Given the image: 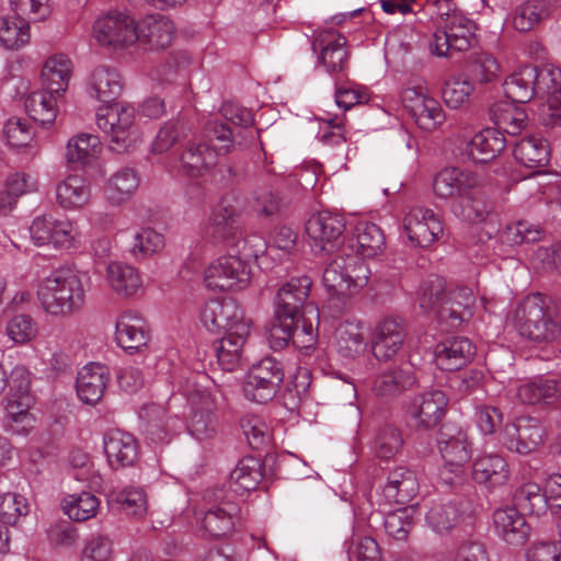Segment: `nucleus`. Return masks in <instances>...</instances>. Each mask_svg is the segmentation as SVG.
Here are the masks:
<instances>
[{"label":"nucleus","instance_id":"774afa93","mask_svg":"<svg viewBox=\"0 0 561 561\" xmlns=\"http://www.w3.org/2000/svg\"><path fill=\"white\" fill-rule=\"evenodd\" d=\"M37 333V325L28 314H15L5 324V334L14 344H26Z\"/></svg>","mask_w":561,"mask_h":561},{"label":"nucleus","instance_id":"e2e57ef3","mask_svg":"<svg viewBox=\"0 0 561 561\" xmlns=\"http://www.w3.org/2000/svg\"><path fill=\"white\" fill-rule=\"evenodd\" d=\"M426 523L435 533L444 534L457 526L460 519L459 508L448 503H435L426 513Z\"/></svg>","mask_w":561,"mask_h":561},{"label":"nucleus","instance_id":"a878e982","mask_svg":"<svg viewBox=\"0 0 561 561\" xmlns=\"http://www.w3.org/2000/svg\"><path fill=\"white\" fill-rule=\"evenodd\" d=\"M104 453L112 469L131 467L139 458L136 438L124 431H108L103 438Z\"/></svg>","mask_w":561,"mask_h":561},{"label":"nucleus","instance_id":"49530a36","mask_svg":"<svg viewBox=\"0 0 561 561\" xmlns=\"http://www.w3.org/2000/svg\"><path fill=\"white\" fill-rule=\"evenodd\" d=\"M319 309L316 305H307L305 312L297 316L291 329L294 346L306 354L314 348L318 342Z\"/></svg>","mask_w":561,"mask_h":561},{"label":"nucleus","instance_id":"a211bd4d","mask_svg":"<svg viewBox=\"0 0 561 561\" xmlns=\"http://www.w3.org/2000/svg\"><path fill=\"white\" fill-rule=\"evenodd\" d=\"M403 228L414 245L426 248L436 242L444 232L440 217L431 208L412 207L403 218Z\"/></svg>","mask_w":561,"mask_h":561},{"label":"nucleus","instance_id":"680f3d73","mask_svg":"<svg viewBox=\"0 0 561 561\" xmlns=\"http://www.w3.org/2000/svg\"><path fill=\"white\" fill-rule=\"evenodd\" d=\"M447 34L454 44L455 51H465L472 45L476 32L473 21L465 16L462 13L451 15L448 23L443 24Z\"/></svg>","mask_w":561,"mask_h":561},{"label":"nucleus","instance_id":"8fccbe9b","mask_svg":"<svg viewBox=\"0 0 561 561\" xmlns=\"http://www.w3.org/2000/svg\"><path fill=\"white\" fill-rule=\"evenodd\" d=\"M536 67L524 66L514 71L504 82V91L512 102L526 103L536 94Z\"/></svg>","mask_w":561,"mask_h":561},{"label":"nucleus","instance_id":"0e129e2a","mask_svg":"<svg viewBox=\"0 0 561 561\" xmlns=\"http://www.w3.org/2000/svg\"><path fill=\"white\" fill-rule=\"evenodd\" d=\"M28 513L30 505L23 495L12 492L0 495V523L16 526Z\"/></svg>","mask_w":561,"mask_h":561},{"label":"nucleus","instance_id":"338daca9","mask_svg":"<svg viewBox=\"0 0 561 561\" xmlns=\"http://www.w3.org/2000/svg\"><path fill=\"white\" fill-rule=\"evenodd\" d=\"M403 439L398 428L393 426H385L381 428L373 443L375 455L380 459H391L401 449Z\"/></svg>","mask_w":561,"mask_h":561},{"label":"nucleus","instance_id":"72a5a7b5","mask_svg":"<svg viewBox=\"0 0 561 561\" xmlns=\"http://www.w3.org/2000/svg\"><path fill=\"white\" fill-rule=\"evenodd\" d=\"M435 363L443 370L462 368L474 355V346L463 336H454L439 342L435 347Z\"/></svg>","mask_w":561,"mask_h":561},{"label":"nucleus","instance_id":"39448f33","mask_svg":"<svg viewBox=\"0 0 561 561\" xmlns=\"http://www.w3.org/2000/svg\"><path fill=\"white\" fill-rule=\"evenodd\" d=\"M205 136L209 142L217 141L211 148L205 141H192L181 154L183 170L191 176H199L215 165L217 157L227 154L234 147L230 128L217 119L208 121Z\"/></svg>","mask_w":561,"mask_h":561},{"label":"nucleus","instance_id":"393cba45","mask_svg":"<svg viewBox=\"0 0 561 561\" xmlns=\"http://www.w3.org/2000/svg\"><path fill=\"white\" fill-rule=\"evenodd\" d=\"M201 321L210 332L231 330L234 324L250 321L243 310L232 299H214L207 301L201 311Z\"/></svg>","mask_w":561,"mask_h":561},{"label":"nucleus","instance_id":"b1692460","mask_svg":"<svg viewBox=\"0 0 561 561\" xmlns=\"http://www.w3.org/2000/svg\"><path fill=\"white\" fill-rule=\"evenodd\" d=\"M312 282L308 276L295 277L284 283L277 290L276 311L284 316V319L294 318L305 312L308 302Z\"/></svg>","mask_w":561,"mask_h":561},{"label":"nucleus","instance_id":"a19ab883","mask_svg":"<svg viewBox=\"0 0 561 561\" xmlns=\"http://www.w3.org/2000/svg\"><path fill=\"white\" fill-rule=\"evenodd\" d=\"M105 279L108 287L119 297L129 298L142 290V278L131 265L112 262L106 267Z\"/></svg>","mask_w":561,"mask_h":561},{"label":"nucleus","instance_id":"1a4fd4ad","mask_svg":"<svg viewBox=\"0 0 561 561\" xmlns=\"http://www.w3.org/2000/svg\"><path fill=\"white\" fill-rule=\"evenodd\" d=\"M370 271L365 262L342 249L325 266L322 274L324 287L336 295H353L368 283Z\"/></svg>","mask_w":561,"mask_h":561},{"label":"nucleus","instance_id":"09e8293b","mask_svg":"<svg viewBox=\"0 0 561 561\" xmlns=\"http://www.w3.org/2000/svg\"><path fill=\"white\" fill-rule=\"evenodd\" d=\"M536 94L546 100L552 113L561 107V69L552 65L536 68Z\"/></svg>","mask_w":561,"mask_h":561},{"label":"nucleus","instance_id":"f257e3e1","mask_svg":"<svg viewBox=\"0 0 561 561\" xmlns=\"http://www.w3.org/2000/svg\"><path fill=\"white\" fill-rule=\"evenodd\" d=\"M36 297L46 314L56 319L73 316L85 304L81 273L68 266L51 271L39 282Z\"/></svg>","mask_w":561,"mask_h":561},{"label":"nucleus","instance_id":"c9c22d12","mask_svg":"<svg viewBox=\"0 0 561 561\" xmlns=\"http://www.w3.org/2000/svg\"><path fill=\"white\" fill-rule=\"evenodd\" d=\"M92 197L90 182L80 174H70L56 186V202L67 211H77L89 205Z\"/></svg>","mask_w":561,"mask_h":561},{"label":"nucleus","instance_id":"79ce46f5","mask_svg":"<svg viewBox=\"0 0 561 561\" xmlns=\"http://www.w3.org/2000/svg\"><path fill=\"white\" fill-rule=\"evenodd\" d=\"M65 96H57L54 91L43 87L31 92L25 99V111L28 116L44 125H53L59 112V103Z\"/></svg>","mask_w":561,"mask_h":561},{"label":"nucleus","instance_id":"6e6552de","mask_svg":"<svg viewBox=\"0 0 561 561\" xmlns=\"http://www.w3.org/2000/svg\"><path fill=\"white\" fill-rule=\"evenodd\" d=\"M28 231L34 245L55 250H78L85 240L76 220L68 217L57 218L51 214L36 216Z\"/></svg>","mask_w":561,"mask_h":561},{"label":"nucleus","instance_id":"2eb2a0df","mask_svg":"<svg viewBox=\"0 0 561 561\" xmlns=\"http://www.w3.org/2000/svg\"><path fill=\"white\" fill-rule=\"evenodd\" d=\"M345 225L340 215L330 211L313 214L306 224L309 244L316 254L335 251L342 241Z\"/></svg>","mask_w":561,"mask_h":561},{"label":"nucleus","instance_id":"6e6d98bb","mask_svg":"<svg viewBox=\"0 0 561 561\" xmlns=\"http://www.w3.org/2000/svg\"><path fill=\"white\" fill-rule=\"evenodd\" d=\"M30 24L23 18H0V45L5 49L16 50L28 44Z\"/></svg>","mask_w":561,"mask_h":561},{"label":"nucleus","instance_id":"a18cd8bd","mask_svg":"<svg viewBox=\"0 0 561 561\" xmlns=\"http://www.w3.org/2000/svg\"><path fill=\"white\" fill-rule=\"evenodd\" d=\"M139 176L134 169L123 168L113 173L105 183L104 195L113 206L128 202L139 187Z\"/></svg>","mask_w":561,"mask_h":561},{"label":"nucleus","instance_id":"5701e85b","mask_svg":"<svg viewBox=\"0 0 561 561\" xmlns=\"http://www.w3.org/2000/svg\"><path fill=\"white\" fill-rule=\"evenodd\" d=\"M115 340L125 351L138 352L150 341L148 323L137 311L126 310L116 320Z\"/></svg>","mask_w":561,"mask_h":561},{"label":"nucleus","instance_id":"aec40b11","mask_svg":"<svg viewBox=\"0 0 561 561\" xmlns=\"http://www.w3.org/2000/svg\"><path fill=\"white\" fill-rule=\"evenodd\" d=\"M481 176L472 171L450 167L440 170L433 180V192L437 198L456 202L479 184Z\"/></svg>","mask_w":561,"mask_h":561},{"label":"nucleus","instance_id":"f03ea898","mask_svg":"<svg viewBox=\"0 0 561 561\" xmlns=\"http://www.w3.org/2000/svg\"><path fill=\"white\" fill-rule=\"evenodd\" d=\"M238 209L230 198H222L213 209L205 234L215 242L224 243L252 267L257 257L266 251L267 244L260 234L242 236L238 225Z\"/></svg>","mask_w":561,"mask_h":561},{"label":"nucleus","instance_id":"4468645a","mask_svg":"<svg viewBox=\"0 0 561 561\" xmlns=\"http://www.w3.org/2000/svg\"><path fill=\"white\" fill-rule=\"evenodd\" d=\"M93 37L102 46L122 50L137 43V24L128 14L111 12L94 22Z\"/></svg>","mask_w":561,"mask_h":561},{"label":"nucleus","instance_id":"6ab92c4d","mask_svg":"<svg viewBox=\"0 0 561 561\" xmlns=\"http://www.w3.org/2000/svg\"><path fill=\"white\" fill-rule=\"evenodd\" d=\"M546 439V430L539 420L523 416L504 428L503 444L520 455L537 450Z\"/></svg>","mask_w":561,"mask_h":561},{"label":"nucleus","instance_id":"7ed1b4c3","mask_svg":"<svg viewBox=\"0 0 561 561\" xmlns=\"http://www.w3.org/2000/svg\"><path fill=\"white\" fill-rule=\"evenodd\" d=\"M445 280L433 276L424 280L417 290L416 301L425 312H435L437 320L450 329H456L471 317L476 298L468 287H458L445 295Z\"/></svg>","mask_w":561,"mask_h":561},{"label":"nucleus","instance_id":"bf43d9fd","mask_svg":"<svg viewBox=\"0 0 561 561\" xmlns=\"http://www.w3.org/2000/svg\"><path fill=\"white\" fill-rule=\"evenodd\" d=\"M416 516V507L407 505L388 513L383 519L387 535L396 540H405L411 531Z\"/></svg>","mask_w":561,"mask_h":561},{"label":"nucleus","instance_id":"4d7b16f0","mask_svg":"<svg viewBox=\"0 0 561 561\" xmlns=\"http://www.w3.org/2000/svg\"><path fill=\"white\" fill-rule=\"evenodd\" d=\"M549 13V5L545 0H527L516 8L512 23L518 32H528L543 21Z\"/></svg>","mask_w":561,"mask_h":561},{"label":"nucleus","instance_id":"052dcab7","mask_svg":"<svg viewBox=\"0 0 561 561\" xmlns=\"http://www.w3.org/2000/svg\"><path fill=\"white\" fill-rule=\"evenodd\" d=\"M337 351L345 357L359 354L365 347V339L358 324L354 322L341 323L334 333Z\"/></svg>","mask_w":561,"mask_h":561},{"label":"nucleus","instance_id":"cd10ccee","mask_svg":"<svg viewBox=\"0 0 561 561\" xmlns=\"http://www.w3.org/2000/svg\"><path fill=\"white\" fill-rule=\"evenodd\" d=\"M493 527L502 540L513 546L524 545L530 534L525 516L514 506L496 510L493 513Z\"/></svg>","mask_w":561,"mask_h":561},{"label":"nucleus","instance_id":"f8f14e48","mask_svg":"<svg viewBox=\"0 0 561 561\" xmlns=\"http://www.w3.org/2000/svg\"><path fill=\"white\" fill-rule=\"evenodd\" d=\"M401 98L403 106L420 129L433 131L446 121L440 103L430 94L425 85L408 87Z\"/></svg>","mask_w":561,"mask_h":561},{"label":"nucleus","instance_id":"9b49d317","mask_svg":"<svg viewBox=\"0 0 561 561\" xmlns=\"http://www.w3.org/2000/svg\"><path fill=\"white\" fill-rule=\"evenodd\" d=\"M283 379L282 364L273 357H264L248 371L243 383L244 396L253 402L266 403L276 396Z\"/></svg>","mask_w":561,"mask_h":561},{"label":"nucleus","instance_id":"c03bdc74","mask_svg":"<svg viewBox=\"0 0 561 561\" xmlns=\"http://www.w3.org/2000/svg\"><path fill=\"white\" fill-rule=\"evenodd\" d=\"M490 118L496 129L513 136L518 135L528 122L525 108L512 101L494 103L490 108Z\"/></svg>","mask_w":561,"mask_h":561},{"label":"nucleus","instance_id":"603ef678","mask_svg":"<svg viewBox=\"0 0 561 561\" xmlns=\"http://www.w3.org/2000/svg\"><path fill=\"white\" fill-rule=\"evenodd\" d=\"M263 478L262 463L254 457H244L230 473V485L236 493L256 489Z\"/></svg>","mask_w":561,"mask_h":561},{"label":"nucleus","instance_id":"864d4df0","mask_svg":"<svg viewBox=\"0 0 561 561\" xmlns=\"http://www.w3.org/2000/svg\"><path fill=\"white\" fill-rule=\"evenodd\" d=\"M516 394L526 404H536L541 401L549 403L558 396L561 397V383L550 378H538L519 385Z\"/></svg>","mask_w":561,"mask_h":561},{"label":"nucleus","instance_id":"4be33fe9","mask_svg":"<svg viewBox=\"0 0 561 561\" xmlns=\"http://www.w3.org/2000/svg\"><path fill=\"white\" fill-rule=\"evenodd\" d=\"M346 43V38L334 31L320 32L312 43L314 51L318 47L321 49L317 66L331 76L343 72L348 65Z\"/></svg>","mask_w":561,"mask_h":561},{"label":"nucleus","instance_id":"37998d69","mask_svg":"<svg viewBox=\"0 0 561 561\" xmlns=\"http://www.w3.org/2000/svg\"><path fill=\"white\" fill-rule=\"evenodd\" d=\"M513 152L515 159L529 169L545 168L551 156L548 140L538 134L523 137L514 145Z\"/></svg>","mask_w":561,"mask_h":561},{"label":"nucleus","instance_id":"f704fd0d","mask_svg":"<svg viewBox=\"0 0 561 561\" xmlns=\"http://www.w3.org/2000/svg\"><path fill=\"white\" fill-rule=\"evenodd\" d=\"M385 247V237L381 229L368 221H359L348 239L346 245L342 249L353 255H357L363 261L365 257H374L379 254Z\"/></svg>","mask_w":561,"mask_h":561},{"label":"nucleus","instance_id":"f3484780","mask_svg":"<svg viewBox=\"0 0 561 561\" xmlns=\"http://www.w3.org/2000/svg\"><path fill=\"white\" fill-rule=\"evenodd\" d=\"M191 407L188 431L197 439L210 437L217 430V396L207 389H195L187 398Z\"/></svg>","mask_w":561,"mask_h":561},{"label":"nucleus","instance_id":"9d476101","mask_svg":"<svg viewBox=\"0 0 561 561\" xmlns=\"http://www.w3.org/2000/svg\"><path fill=\"white\" fill-rule=\"evenodd\" d=\"M252 278V268L230 252L213 261L204 272V282L208 288L218 290H241Z\"/></svg>","mask_w":561,"mask_h":561},{"label":"nucleus","instance_id":"ddd939ff","mask_svg":"<svg viewBox=\"0 0 561 561\" xmlns=\"http://www.w3.org/2000/svg\"><path fill=\"white\" fill-rule=\"evenodd\" d=\"M437 445L444 461L439 477L445 484L453 485L462 478L465 465L471 458V448L467 436L460 430L455 433L443 430L439 433Z\"/></svg>","mask_w":561,"mask_h":561},{"label":"nucleus","instance_id":"4c0bfd02","mask_svg":"<svg viewBox=\"0 0 561 561\" xmlns=\"http://www.w3.org/2000/svg\"><path fill=\"white\" fill-rule=\"evenodd\" d=\"M238 506L229 501H221L218 505L210 504L205 512L195 513L201 518L204 531L210 538H219L229 534L234 525Z\"/></svg>","mask_w":561,"mask_h":561},{"label":"nucleus","instance_id":"473e14b6","mask_svg":"<svg viewBox=\"0 0 561 561\" xmlns=\"http://www.w3.org/2000/svg\"><path fill=\"white\" fill-rule=\"evenodd\" d=\"M73 62L62 53L47 57L42 66L41 81L43 87L54 91L57 96H65L73 75Z\"/></svg>","mask_w":561,"mask_h":561},{"label":"nucleus","instance_id":"c85d7f7f","mask_svg":"<svg viewBox=\"0 0 561 561\" xmlns=\"http://www.w3.org/2000/svg\"><path fill=\"white\" fill-rule=\"evenodd\" d=\"M419 489L415 472L407 467H398L389 473L381 496L386 504L407 506L416 496Z\"/></svg>","mask_w":561,"mask_h":561},{"label":"nucleus","instance_id":"7c9ffc66","mask_svg":"<svg viewBox=\"0 0 561 561\" xmlns=\"http://www.w3.org/2000/svg\"><path fill=\"white\" fill-rule=\"evenodd\" d=\"M451 211L465 222L479 224L486 220L492 211V204L483 192L482 178L474 188L469 190L461 198L451 204Z\"/></svg>","mask_w":561,"mask_h":561},{"label":"nucleus","instance_id":"20e7f679","mask_svg":"<svg viewBox=\"0 0 561 561\" xmlns=\"http://www.w3.org/2000/svg\"><path fill=\"white\" fill-rule=\"evenodd\" d=\"M546 298L539 293L525 297L507 316L518 333L535 342H552L561 336V327L547 313Z\"/></svg>","mask_w":561,"mask_h":561},{"label":"nucleus","instance_id":"69168bd1","mask_svg":"<svg viewBox=\"0 0 561 561\" xmlns=\"http://www.w3.org/2000/svg\"><path fill=\"white\" fill-rule=\"evenodd\" d=\"M515 502L524 511L540 516L548 510V500L541 488L534 482L519 486L515 492Z\"/></svg>","mask_w":561,"mask_h":561},{"label":"nucleus","instance_id":"0eeeda50","mask_svg":"<svg viewBox=\"0 0 561 561\" xmlns=\"http://www.w3.org/2000/svg\"><path fill=\"white\" fill-rule=\"evenodd\" d=\"M135 118V108L127 104L114 103L98 110L96 125L108 137L113 151L128 152L141 141Z\"/></svg>","mask_w":561,"mask_h":561},{"label":"nucleus","instance_id":"5fc2aeb1","mask_svg":"<svg viewBox=\"0 0 561 561\" xmlns=\"http://www.w3.org/2000/svg\"><path fill=\"white\" fill-rule=\"evenodd\" d=\"M164 245L163 234L150 227H139L131 234L128 252L136 260H142L160 252Z\"/></svg>","mask_w":561,"mask_h":561},{"label":"nucleus","instance_id":"58836bf2","mask_svg":"<svg viewBox=\"0 0 561 561\" xmlns=\"http://www.w3.org/2000/svg\"><path fill=\"white\" fill-rule=\"evenodd\" d=\"M137 42L142 46L162 49L171 44L175 27L173 22L163 15H149L137 25Z\"/></svg>","mask_w":561,"mask_h":561},{"label":"nucleus","instance_id":"c756f323","mask_svg":"<svg viewBox=\"0 0 561 561\" xmlns=\"http://www.w3.org/2000/svg\"><path fill=\"white\" fill-rule=\"evenodd\" d=\"M108 378V368L102 364L90 363L83 366L76 382L79 399L87 404H96L104 394Z\"/></svg>","mask_w":561,"mask_h":561},{"label":"nucleus","instance_id":"423d86ee","mask_svg":"<svg viewBox=\"0 0 561 561\" xmlns=\"http://www.w3.org/2000/svg\"><path fill=\"white\" fill-rule=\"evenodd\" d=\"M30 375L26 367L18 365L8 377L0 364V393L8 387L4 409L15 424L14 432L18 434L28 433L35 424V417L28 412L33 404V397L30 392Z\"/></svg>","mask_w":561,"mask_h":561},{"label":"nucleus","instance_id":"2f4dec72","mask_svg":"<svg viewBox=\"0 0 561 561\" xmlns=\"http://www.w3.org/2000/svg\"><path fill=\"white\" fill-rule=\"evenodd\" d=\"M251 330V321L238 323L226 331L217 346L218 364L224 370L232 371L240 366L242 351Z\"/></svg>","mask_w":561,"mask_h":561},{"label":"nucleus","instance_id":"bb28decb","mask_svg":"<svg viewBox=\"0 0 561 561\" xmlns=\"http://www.w3.org/2000/svg\"><path fill=\"white\" fill-rule=\"evenodd\" d=\"M123 87L118 71L108 66L95 67L85 79L87 94L108 105L122 94Z\"/></svg>","mask_w":561,"mask_h":561},{"label":"nucleus","instance_id":"13d9d810","mask_svg":"<svg viewBox=\"0 0 561 561\" xmlns=\"http://www.w3.org/2000/svg\"><path fill=\"white\" fill-rule=\"evenodd\" d=\"M99 506V499L90 492L70 494L62 500L65 514L77 522H84L94 517Z\"/></svg>","mask_w":561,"mask_h":561},{"label":"nucleus","instance_id":"ea45409f","mask_svg":"<svg viewBox=\"0 0 561 561\" xmlns=\"http://www.w3.org/2000/svg\"><path fill=\"white\" fill-rule=\"evenodd\" d=\"M472 477L489 488L502 486L510 480V467L501 455L485 454L473 460Z\"/></svg>","mask_w":561,"mask_h":561},{"label":"nucleus","instance_id":"3c124183","mask_svg":"<svg viewBox=\"0 0 561 561\" xmlns=\"http://www.w3.org/2000/svg\"><path fill=\"white\" fill-rule=\"evenodd\" d=\"M415 381V376L410 368H392L375 379L373 391L382 398L396 397L412 387Z\"/></svg>","mask_w":561,"mask_h":561},{"label":"nucleus","instance_id":"412c9836","mask_svg":"<svg viewBox=\"0 0 561 561\" xmlns=\"http://www.w3.org/2000/svg\"><path fill=\"white\" fill-rule=\"evenodd\" d=\"M407 336L404 322L400 318L386 317L378 321L373 334V353L377 359L393 358L402 348Z\"/></svg>","mask_w":561,"mask_h":561},{"label":"nucleus","instance_id":"de8ad7c7","mask_svg":"<svg viewBox=\"0 0 561 561\" xmlns=\"http://www.w3.org/2000/svg\"><path fill=\"white\" fill-rule=\"evenodd\" d=\"M102 152V144L96 135L81 133L67 142L66 158L69 163L81 167L92 165Z\"/></svg>","mask_w":561,"mask_h":561},{"label":"nucleus","instance_id":"e433bc0d","mask_svg":"<svg viewBox=\"0 0 561 561\" xmlns=\"http://www.w3.org/2000/svg\"><path fill=\"white\" fill-rule=\"evenodd\" d=\"M505 147L503 133L488 127L473 135L466 146V153L476 163H488L500 156Z\"/></svg>","mask_w":561,"mask_h":561},{"label":"nucleus","instance_id":"dca6fc26","mask_svg":"<svg viewBox=\"0 0 561 561\" xmlns=\"http://www.w3.org/2000/svg\"><path fill=\"white\" fill-rule=\"evenodd\" d=\"M447 405L445 392L433 389L413 397L405 407V413L415 428L432 430L445 417Z\"/></svg>","mask_w":561,"mask_h":561}]
</instances>
